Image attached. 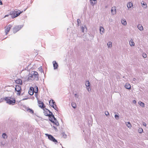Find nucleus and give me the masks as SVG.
<instances>
[{
  "label": "nucleus",
  "mask_w": 148,
  "mask_h": 148,
  "mask_svg": "<svg viewBox=\"0 0 148 148\" xmlns=\"http://www.w3.org/2000/svg\"><path fill=\"white\" fill-rule=\"evenodd\" d=\"M142 56H143L144 58H146L147 57V54L145 53H143L142 54Z\"/></svg>",
  "instance_id": "36"
},
{
  "label": "nucleus",
  "mask_w": 148,
  "mask_h": 148,
  "mask_svg": "<svg viewBox=\"0 0 148 148\" xmlns=\"http://www.w3.org/2000/svg\"><path fill=\"white\" fill-rule=\"evenodd\" d=\"M118 114H116L115 115L114 117L116 120H118L119 119V116L118 115V113H117Z\"/></svg>",
  "instance_id": "30"
},
{
  "label": "nucleus",
  "mask_w": 148,
  "mask_h": 148,
  "mask_svg": "<svg viewBox=\"0 0 148 148\" xmlns=\"http://www.w3.org/2000/svg\"><path fill=\"white\" fill-rule=\"evenodd\" d=\"M0 5H3V3L1 0H0Z\"/></svg>",
  "instance_id": "42"
},
{
  "label": "nucleus",
  "mask_w": 148,
  "mask_h": 148,
  "mask_svg": "<svg viewBox=\"0 0 148 148\" xmlns=\"http://www.w3.org/2000/svg\"><path fill=\"white\" fill-rule=\"evenodd\" d=\"M116 7L115 6L113 7L111 9V12L112 15L115 14L116 13Z\"/></svg>",
  "instance_id": "12"
},
{
  "label": "nucleus",
  "mask_w": 148,
  "mask_h": 148,
  "mask_svg": "<svg viewBox=\"0 0 148 148\" xmlns=\"http://www.w3.org/2000/svg\"><path fill=\"white\" fill-rule=\"evenodd\" d=\"M38 102L39 106L43 109L44 113L45 115L46 116V111L45 110V109H46L45 108H45V106L44 103L42 102L39 100L38 101Z\"/></svg>",
  "instance_id": "5"
},
{
  "label": "nucleus",
  "mask_w": 148,
  "mask_h": 148,
  "mask_svg": "<svg viewBox=\"0 0 148 148\" xmlns=\"http://www.w3.org/2000/svg\"><path fill=\"white\" fill-rule=\"evenodd\" d=\"M125 87L128 89H130L131 88V85L128 83H126L125 86Z\"/></svg>",
  "instance_id": "18"
},
{
  "label": "nucleus",
  "mask_w": 148,
  "mask_h": 148,
  "mask_svg": "<svg viewBox=\"0 0 148 148\" xmlns=\"http://www.w3.org/2000/svg\"><path fill=\"white\" fill-rule=\"evenodd\" d=\"M143 131V129L141 128H139L138 130V132L140 133H142Z\"/></svg>",
  "instance_id": "32"
},
{
  "label": "nucleus",
  "mask_w": 148,
  "mask_h": 148,
  "mask_svg": "<svg viewBox=\"0 0 148 148\" xmlns=\"http://www.w3.org/2000/svg\"><path fill=\"white\" fill-rule=\"evenodd\" d=\"M52 141L54 142L55 144H56L58 143V141L57 140V139H56L55 138L53 139Z\"/></svg>",
  "instance_id": "34"
},
{
  "label": "nucleus",
  "mask_w": 148,
  "mask_h": 148,
  "mask_svg": "<svg viewBox=\"0 0 148 148\" xmlns=\"http://www.w3.org/2000/svg\"><path fill=\"white\" fill-rule=\"evenodd\" d=\"M92 1H94L95 2V1H96V0H92Z\"/></svg>",
  "instance_id": "47"
},
{
  "label": "nucleus",
  "mask_w": 148,
  "mask_h": 148,
  "mask_svg": "<svg viewBox=\"0 0 148 148\" xmlns=\"http://www.w3.org/2000/svg\"><path fill=\"white\" fill-rule=\"evenodd\" d=\"M35 95L36 96V97H37V95H36L35 94Z\"/></svg>",
  "instance_id": "48"
},
{
  "label": "nucleus",
  "mask_w": 148,
  "mask_h": 148,
  "mask_svg": "<svg viewBox=\"0 0 148 148\" xmlns=\"http://www.w3.org/2000/svg\"><path fill=\"white\" fill-rule=\"evenodd\" d=\"M143 124L145 126H146L147 125L146 123L145 122L143 123Z\"/></svg>",
  "instance_id": "41"
},
{
  "label": "nucleus",
  "mask_w": 148,
  "mask_h": 148,
  "mask_svg": "<svg viewBox=\"0 0 148 148\" xmlns=\"http://www.w3.org/2000/svg\"><path fill=\"white\" fill-rule=\"evenodd\" d=\"M1 145L3 146L4 145V144L2 142L1 143Z\"/></svg>",
  "instance_id": "43"
},
{
  "label": "nucleus",
  "mask_w": 148,
  "mask_h": 148,
  "mask_svg": "<svg viewBox=\"0 0 148 148\" xmlns=\"http://www.w3.org/2000/svg\"><path fill=\"white\" fill-rule=\"evenodd\" d=\"M47 137H48V138L49 140L51 141H52L53 139L54 138V137L52 135L48 134H47Z\"/></svg>",
  "instance_id": "13"
},
{
  "label": "nucleus",
  "mask_w": 148,
  "mask_h": 148,
  "mask_svg": "<svg viewBox=\"0 0 148 148\" xmlns=\"http://www.w3.org/2000/svg\"><path fill=\"white\" fill-rule=\"evenodd\" d=\"M126 125L129 128H130L132 127L131 125L129 122H128L127 124H126Z\"/></svg>",
  "instance_id": "29"
},
{
  "label": "nucleus",
  "mask_w": 148,
  "mask_h": 148,
  "mask_svg": "<svg viewBox=\"0 0 148 148\" xmlns=\"http://www.w3.org/2000/svg\"><path fill=\"white\" fill-rule=\"evenodd\" d=\"M121 22L122 24L124 25H125L127 24L126 21V20L124 19H121Z\"/></svg>",
  "instance_id": "19"
},
{
  "label": "nucleus",
  "mask_w": 148,
  "mask_h": 148,
  "mask_svg": "<svg viewBox=\"0 0 148 148\" xmlns=\"http://www.w3.org/2000/svg\"><path fill=\"white\" fill-rule=\"evenodd\" d=\"M49 105L52 108H54V105L56 104V103L53 99H51L49 101Z\"/></svg>",
  "instance_id": "11"
},
{
  "label": "nucleus",
  "mask_w": 148,
  "mask_h": 148,
  "mask_svg": "<svg viewBox=\"0 0 148 148\" xmlns=\"http://www.w3.org/2000/svg\"><path fill=\"white\" fill-rule=\"evenodd\" d=\"M138 103L142 107L144 108L145 107V104L144 103H143L141 101H139L138 102Z\"/></svg>",
  "instance_id": "20"
},
{
  "label": "nucleus",
  "mask_w": 148,
  "mask_h": 148,
  "mask_svg": "<svg viewBox=\"0 0 148 148\" xmlns=\"http://www.w3.org/2000/svg\"><path fill=\"white\" fill-rule=\"evenodd\" d=\"M62 136L64 138H67V135L64 132H62Z\"/></svg>",
  "instance_id": "22"
},
{
  "label": "nucleus",
  "mask_w": 148,
  "mask_h": 148,
  "mask_svg": "<svg viewBox=\"0 0 148 148\" xmlns=\"http://www.w3.org/2000/svg\"><path fill=\"white\" fill-rule=\"evenodd\" d=\"M4 99L6 101L7 103L12 105H14L16 102L15 98H12L10 97H5L4 98Z\"/></svg>",
  "instance_id": "3"
},
{
  "label": "nucleus",
  "mask_w": 148,
  "mask_h": 148,
  "mask_svg": "<svg viewBox=\"0 0 148 148\" xmlns=\"http://www.w3.org/2000/svg\"><path fill=\"white\" fill-rule=\"evenodd\" d=\"M77 25H79V24L80 23L81 21L79 19H77Z\"/></svg>",
  "instance_id": "38"
},
{
  "label": "nucleus",
  "mask_w": 148,
  "mask_h": 148,
  "mask_svg": "<svg viewBox=\"0 0 148 148\" xmlns=\"http://www.w3.org/2000/svg\"><path fill=\"white\" fill-rule=\"evenodd\" d=\"M18 11H19V10H16L14 11L13 12H12L10 14L11 17L12 18H14L18 16L21 14L23 12L22 11V12H18Z\"/></svg>",
  "instance_id": "4"
},
{
  "label": "nucleus",
  "mask_w": 148,
  "mask_h": 148,
  "mask_svg": "<svg viewBox=\"0 0 148 148\" xmlns=\"http://www.w3.org/2000/svg\"><path fill=\"white\" fill-rule=\"evenodd\" d=\"M16 83L17 84H19L21 85H22L23 84L22 80L20 79H18L16 80Z\"/></svg>",
  "instance_id": "16"
},
{
  "label": "nucleus",
  "mask_w": 148,
  "mask_h": 148,
  "mask_svg": "<svg viewBox=\"0 0 148 148\" xmlns=\"http://www.w3.org/2000/svg\"><path fill=\"white\" fill-rule=\"evenodd\" d=\"M100 32L101 34H102L104 32V29L103 27L100 26L99 28Z\"/></svg>",
  "instance_id": "17"
},
{
  "label": "nucleus",
  "mask_w": 148,
  "mask_h": 148,
  "mask_svg": "<svg viewBox=\"0 0 148 148\" xmlns=\"http://www.w3.org/2000/svg\"><path fill=\"white\" fill-rule=\"evenodd\" d=\"M51 125L52 127H53V128L54 129L55 131L56 132L57 131H58V130L56 126L57 125H56L55 124H53V123H52V124H51ZM59 125H58V126Z\"/></svg>",
  "instance_id": "14"
},
{
  "label": "nucleus",
  "mask_w": 148,
  "mask_h": 148,
  "mask_svg": "<svg viewBox=\"0 0 148 148\" xmlns=\"http://www.w3.org/2000/svg\"><path fill=\"white\" fill-rule=\"evenodd\" d=\"M74 95H75V97H76V96L77 95V94H74Z\"/></svg>",
  "instance_id": "46"
},
{
  "label": "nucleus",
  "mask_w": 148,
  "mask_h": 148,
  "mask_svg": "<svg viewBox=\"0 0 148 148\" xmlns=\"http://www.w3.org/2000/svg\"><path fill=\"white\" fill-rule=\"evenodd\" d=\"M138 29L140 31H141L143 29V27L141 25H138Z\"/></svg>",
  "instance_id": "23"
},
{
  "label": "nucleus",
  "mask_w": 148,
  "mask_h": 148,
  "mask_svg": "<svg viewBox=\"0 0 148 148\" xmlns=\"http://www.w3.org/2000/svg\"><path fill=\"white\" fill-rule=\"evenodd\" d=\"M45 135L46 136V134H45Z\"/></svg>",
  "instance_id": "51"
},
{
  "label": "nucleus",
  "mask_w": 148,
  "mask_h": 148,
  "mask_svg": "<svg viewBox=\"0 0 148 148\" xmlns=\"http://www.w3.org/2000/svg\"><path fill=\"white\" fill-rule=\"evenodd\" d=\"M27 99H28V98H24L23 99V100H24Z\"/></svg>",
  "instance_id": "45"
},
{
  "label": "nucleus",
  "mask_w": 148,
  "mask_h": 148,
  "mask_svg": "<svg viewBox=\"0 0 148 148\" xmlns=\"http://www.w3.org/2000/svg\"><path fill=\"white\" fill-rule=\"evenodd\" d=\"M15 90L17 92L16 93L17 95L18 96L20 95L22 91V89L21 86L19 85H16L15 86Z\"/></svg>",
  "instance_id": "6"
},
{
  "label": "nucleus",
  "mask_w": 148,
  "mask_h": 148,
  "mask_svg": "<svg viewBox=\"0 0 148 148\" xmlns=\"http://www.w3.org/2000/svg\"><path fill=\"white\" fill-rule=\"evenodd\" d=\"M136 80V79L135 78H134L133 79V81H135Z\"/></svg>",
  "instance_id": "44"
},
{
  "label": "nucleus",
  "mask_w": 148,
  "mask_h": 148,
  "mask_svg": "<svg viewBox=\"0 0 148 148\" xmlns=\"http://www.w3.org/2000/svg\"><path fill=\"white\" fill-rule=\"evenodd\" d=\"M71 105L74 109H75L76 108V104L74 102L71 103Z\"/></svg>",
  "instance_id": "26"
},
{
  "label": "nucleus",
  "mask_w": 148,
  "mask_h": 148,
  "mask_svg": "<svg viewBox=\"0 0 148 148\" xmlns=\"http://www.w3.org/2000/svg\"><path fill=\"white\" fill-rule=\"evenodd\" d=\"M85 85L88 91L89 92H90L91 90V89L90 88V84L88 81H86L85 83Z\"/></svg>",
  "instance_id": "8"
},
{
  "label": "nucleus",
  "mask_w": 148,
  "mask_h": 148,
  "mask_svg": "<svg viewBox=\"0 0 148 148\" xmlns=\"http://www.w3.org/2000/svg\"><path fill=\"white\" fill-rule=\"evenodd\" d=\"M26 9L24 10V11H25L26 10Z\"/></svg>",
  "instance_id": "50"
},
{
  "label": "nucleus",
  "mask_w": 148,
  "mask_h": 148,
  "mask_svg": "<svg viewBox=\"0 0 148 148\" xmlns=\"http://www.w3.org/2000/svg\"><path fill=\"white\" fill-rule=\"evenodd\" d=\"M105 114L107 116L109 114V113L108 111H105Z\"/></svg>",
  "instance_id": "39"
},
{
  "label": "nucleus",
  "mask_w": 148,
  "mask_h": 148,
  "mask_svg": "<svg viewBox=\"0 0 148 148\" xmlns=\"http://www.w3.org/2000/svg\"><path fill=\"white\" fill-rule=\"evenodd\" d=\"M38 74L37 72L32 71L31 73L29 74L27 79L28 80L33 79L37 81L38 80Z\"/></svg>",
  "instance_id": "2"
},
{
  "label": "nucleus",
  "mask_w": 148,
  "mask_h": 148,
  "mask_svg": "<svg viewBox=\"0 0 148 148\" xmlns=\"http://www.w3.org/2000/svg\"><path fill=\"white\" fill-rule=\"evenodd\" d=\"M2 136L4 139H5L7 138V136L5 133H3L2 135Z\"/></svg>",
  "instance_id": "28"
},
{
  "label": "nucleus",
  "mask_w": 148,
  "mask_h": 148,
  "mask_svg": "<svg viewBox=\"0 0 148 148\" xmlns=\"http://www.w3.org/2000/svg\"><path fill=\"white\" fill-rule=\"evenodd\" d=\"M133 102L135 104L136 103V101L135 100H134Z\"/></svg>",
  "instance_id": "40"
},
{
  "label": "nucleus",
  "mask_w": 148,
  "mask_h": 148,
  "mask_svg": "<svg viewBox=\"0 0 148 148\" xmlns=\"http://www.w3.org/2000/svg\"><path fill=\"white\" fill-rule=\"evenodd\" d=\"M112 42H108L107 44L108 48H110L112 47Z\"/></svg>",
  "instance_id": "25"
},
{
  "label": "nucleus",
  "mask_w": 148,
  "mask_h": 148,
  "mask_svg": "<svg viewBox=\"0 0 148 148\" xmlns=\"http://www.w3.org/2000/svg\"><path fill=\"white\" fill-rule=\"evenodd\" d=\"M31 88H30V90L28 91L29 94L30 95H32L34 94L33 90L31 89Z\"/></svg>",
  "instance_id": "24"
},
{
  "label": "nucleus",
  "mask_w": 148,
  "mask_h": 148,
  "mask_svg": "<svg viewBox=\"0 0 148 148\" xmlns=\"http://www.w3.org/2000/svg\"><path fill=\"white\" fill-rule=\"evenodd\" d=\"M129 44L131 46H134V43L133 42L132 39H131V40L129 41Z\"/></svg>",
  "instance_id": "21"
},
{
  "label": "nucleus",
  "mask_w": 148,
  "mask_h": 148,
  "mask_svg": "<svg viewBox=\"0 0 148 148\" xmlns=\"http://www.w3.org/2000/svg\"><path fill=\"white\" fill-rule=\"evenodd\" d=\"M141 3L142 5H143V6H145L144 7L145 8H147V4L146 3L143 1Z\"/></svg>",
  "instance_id": "27"
},
{
  "label": "nucleus",
  "mask_w": 148,
  "mask_h": 148,
  "mask_svg": "<svg viewBox=\"0 0 148 148\" xmlns=\"http://www.w3.org/2000/svg\"><path fill=\"white\" fill-rule=\"evenodd\" d=\"M53 65V69L54 70H56L58 69V64L55 60L53 61L52 62Z\"/></svg>",
  "instance_id": "9"
},
{
  "label": "nucleus",
  "mask_w": 148,
  "mask_h": 148,
  "mask_svg": "<svg viewBox=\"0 0 148 148\" xmlns=\"http://www.w3.org/2000/svg\"><path fill=\"white\" fill-rule=\"evenodd\" d=\"M23 27L22 25H18L15 26L13 28V32L14 33H16L20 30Z\"/></svg>",
  "instance_id": "7"
},
{
  "label": "nucleus",
  "mask_w": 148,
  "mask_h": 148,
  "mask_svg": "<svg viewBox=\"0 0 148 148\" xmlns=\"http://www.w3.org/2000/svg\"><path fill=\"white\" fill-rule=\"evenodd\" d=\"M27 111L29 112L30 113H34V111H33V110H32L30 108H29L28 109H27Z\"/></svg>",
  "instance_id": "31"
},
{
  "label": "nucleus",
  "mask_w": 148,
  "mask_h": 148,
  "mask_svg": "<svg viewBox=\"0 0 148 148\" xmlns=\"http://www.w3.org/2000/svg\"><path fill=\"white\" fill-rule=\"evenodd\" d=\"M90 1L91 3L92 4V5H94L95 4V2L93 3V1H92V0H90Z\"/></svg>",
  "instance_id": "37"
},
{
  "label": "nucleus",
  "mask_w": 148,
  "mask_h": 148,
  "mask_svg": "<svg viewBox=\"0 0 148 148\" xmlns=\"http://www.w3.org/2000/svg\"><path fill=\"white\" fill-rule=\"evenodd\" d=\"M47 116H48L49 120L57 126L59 125V123L57 119L55 117L52 112L49 110L47 109Z\"/></svg>",
  "instance_id": "1"
},
{
  "label": "nucleus",
  "mask_w": 148,
  "mask_h": 148,
  "mask_svg": "<svg viewBox=\"0 0 148 148\" xmlns=\"http://www.w3.org/2000/svg\"><path fill=\"white\" fill-rule=\"evenodd\" d=\"M53 108L55 110H56V111H58V108L57 107V106L56 105V104H55L54 105V108Z\"/></svg>",
  "instance_id": "33"
},
{
  "label": "nucleus",
  "mask_w": 148,
  "mask_h": 148,
  "mask_svg": "<svg viewBox=\"0 0 148 148\" xmlns=\"http://www.w3.org/2000/svg\"><path fill=\"white\" fill-rule=\"evenodd\" d=\"M12 27V26L11 25H9L8 26L5 27V32L6 35L8 34V32L10 31Z\"/></svg>",
  "instance_id": "10"
},
{
  "label": "nucleus",
  "mask_w": 148,
  "mask_h": 148,
  "mask_svg": "<svg viewBox=\"0 0 148 148\" xmlns=\"http://www.w3.org/2000/svg\"><path fill=\"white\" fill-rule=\"evenodd\" d=\"M81 29L82 32H84V31H85V29L86 32L87 30V28L85 25H84V26L81 27Z\"/></svg>",
  "instance_id": "15"
},
{
  "label": "nucleus",
  "mask_w": 148,
  "mask_h": 148,
  "mask_svg": "<svg viewBox=\"0 0 148 148\" xmlns=\"http://www.w3.org/2000/svg\"><path fill=\"white\" fill-rule=\"evenodd\" d=\"M8 16V15H6V16H5V17H6V16Z\"/></svg>",
  "instance_id": "49"
},
{
  "label": "nucleus",
  "mask_w": 148,
  "mask_h": 148,
  "mask_svg": "<svg viewBox=\"0 0 148 148\" xmlns=\"http://www.w3.org/2000/svg\"><path fill=\"white\" fill-rule=\"evenodd\" d=\"M132 4L131 3V5L130 4V3L129 4H128L127 5V7L128 8H131V6H132Z\"/></svg>",
  "instance_id": "35"
}]
</instances>
